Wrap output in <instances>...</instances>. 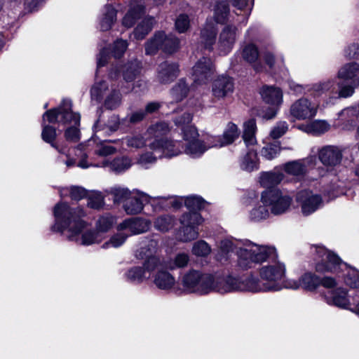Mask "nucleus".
Listing matches in <instances>:
<instances>
[{"label": "nucleus", "instance_id": "680f3d73", "mask_svg": "<svg viewBox=\"0 0 359 359\" xmlns=\"http://www.w3.org/2000/svg\"><path fill=\"white\" fill-rule=\"evenodd\" d=\"M330 129V124L325 121L316 120L307 126V132L316 135L323 134Z\"/></svg>", "mask_w": 359, "mask_h": 359}, {"label": "nucleus", "instance_id": "774afa93", "mask_svg": "<svg viewBox=\"0 0 359 359\" xmlns=\"http://www.w3.org/2000/svg\"><path fill=\"white\" fill-rule=\"evenodd\" d=\"M159 158L154 151L152 152H146L140 155L137 160V163L144 168H148L150 165L154 164L157 158Z\"/></svg>", "mask_w": 359, "mask_h": 359}, {"label": "nucleus", "instance_id": "b1692460", "mask_svg": "<svg viewBox=\"0 0 359 359\" xmlns=\"http://www.w3.org/2000/svg\"><path fill=\"white\" fill-rule=\"evenodd\" d=\"M151 226V222L141 217H134L125 219L118 224L117 231H128L130 236L147 231Z\"/></svg>", "mask_w": 359, "mask_h": 359}, {"label": "nucleus", "instance_id": "f8f14e48", "mask_svg": "<svg viewBox=\"0 0 359 359\" xmlns=\"http://www.w3.org/2000/svg\"><path fill=\"white\" fill-rule=\"evenodd\" d=\"M180 222L184 241H190L198 237V226L203 222V218L198 212L184 214L180 219Z\"/></svg>", "mask_w": 359, "mask_h": 359}, {"label": "nucleus", "instance_id": "72a5a7b5", "mask_svg": "<svg viewBox=\"0 0 359 359\" xmlns=\"http://www.w3.org/2000/svg\"><path fill=\"white\" fill-rule=\"evenodd\" d=\"M320 285V278L312 273H305L302 275L298 281H294L292 284L287 285V287L292 289H298L302 287L306 290H314Z\"/></svg>", "mask_w": 359, "mask_h": 359}, {"label": "nucleus", "instance_id": "e433bc0d", "mask_svg": "<svg viewBox=\"0 0 359 359\" xmlns=\"http://www.w3.org/2000/svg\"><path fill=\"white\" fill-rule=\"evenodd\" d=\"M117 11L111 5H106L100 18V27L101 31L109 30L116 21Z\"/></svg>", "mask_w": 359, "mask_h": 359}, {"label": "nucleus", "instance_id": "0e129e2a", "mask_svg": "<svg viewBox=\"0 0 359 359\" xmlns=\"http://www.w3.org/2000/svg\"><path fill=\"white\" fill-rule=\"evenodd\" d=\"M88 196V206L93 209H100L104 204V196L100 192L93 191Z\"/></svg>", "mask_w": 359, "mask_h": 359}, {"label": "nucleus", "instance_id": "4be33fe9", "mask_svg": "<svg viewBox=\"0 0 359 359\" xmlns=\"http://www.w3.org/2000/svg\"><path fill=\"white\" fill-rule=\"evenodd\" d=\"M151 276L155 286L162 290H171L176 283L175 277L166 270L163 261L162 265L156 269Z\"/></svg>", "mask_w": 359, "mask_h": 359}, {"label": "nucleus", "instance_id": "09e8293b", "mask_svg": "<svg viewBox=\"0 0 359 359\" xmlns=\"http://www.w3.org/2000/svg\"><path fill=\"white\" fill-rule=\"evenodd\" d=\"M170 131V127L165 122H158L147 129V134L155 140H164L163 137Z\"/></svg>", "mask_w": 359, "mask_h": 359}, {"label": "nucleus", "instance_id": "79ce46f5", "mask_svg": "<svg viewBox=\"0 0 359 359\" xmlns=\"http://www.w3.org/2000/svg\"><path fill=\"white\" fill-rule=\"evenodd\" d=\"M256 130L257 126L255 119H250L244 123L243 139L247 146L254 145L256 144Z\"/></svg>", "mask_w": 359, "mask_h": 359}, {"label": "nucleus", "instance_id": "0eeeda50", "mask_svg": "<svg viewBox=\"0 0 359 359\" xmlns=\"http://www.w3.org/2000/svg\"><path fill=\"white\" fill-rule=\"evenodd\" d=\"M261 201L263 205L269 207L273 215H280L290 210L292 198L286 192L278 189H272L262 193Z\"/></svg>", "mask_w": 359, "mask_h": 359}, {"label": "nucleus", "instance_id": "de8ad7c7", "mask_svg": "<svg viewBox=\"0 0 359 359\" xmlns=\"http://www.w3.org/2000/svg\"><path fill=\"white\" fill-rule=\"evenodd\" d=\"M121 103V94L114 84L111 85L110 91L106 96L104 107L110 110L116 109Z\"/></svg>", "mask_w": 359, "mask_h": 359}, {"label": "nucleus", "instance_id": "f03ea898", "mask_svg": "<svg viewBox=\"0 0 359 359\" xmlns=\"http://www.w3.org/2000/svg\"><path fill=\"white\" fill-rule=\"evenodd\" d=\"M235 250L238 255V264L245 270L275 256L274 247L259 245L250 241L242 243L226 238L220 242L217 259L221 262H225Z\"/></svg>", "mask_w": 359, "mask_h": 359}, {"label": "nucleus", "instance_id": "a19ab883", "mask_svg": "<svg viewBox=\"0 0 359 359\" xmlns=\"http://www.w3.org/2000/svg\"><path fill=\"white\" fill-rule=\"evenodd\" d=\"M359 72V64L356 62H350L344 65L338 71L337 77L339 80L344 81H359L356 76Z\"/></svg>", "mask_w": 359, "mask_h": 359}, {"label": "nucleus", "instance_id": "cd10ccee", "mask_svg": "<svg viewBox=\"0 0 359 359\" xmlns=\"http://www.w3.org/2000/svg\"><path fill=\"white\" fill-rule=\"evenodd\" d=\"M116 148L107 144L105 141H103L100 144H97L93 151L88 149L87 153L83 154V156L81 160L84 159L88 163L92 161L100 163L102 161H97L99 158H104L109 155L116 153Z\"/></svg>", "mask_w": 359, "mask_h": 359}, {"label": "nucleus", "instance_id": "49530a36", "mask_svg": "<svg viewBox=\"0 0 359 359\" xmlns=\"http://www.w3.org/2000/svg\"><path fill=\"white\" fill-rule=\"evenodd\" d=\"M239 135L240 130L238 126L235 123L229 122L224 130L222 135H220L224 147L232 144L238 138Z\"/></svg>", "mask_w": 359, "mask_h": 359}, {"label": "nucleus", "instance_id": "412c9836", "mask_svg": "<svg viewBox=\"0 0 359 359\" xmlns=\"http://www.w3.org/2000/svg\"><path fill=\"white\" fill-rule=\"evenodd\" d=\"M129 8L122 18V25L130 28L145 13L144 0H131Z\"/></svg>", "mask_w": 359, "mask_h": 359}, {"label": "nucleus", "instance_id": "39448f33", "mask_svg": "<svg viewBox=\"0 0 359 359\" xmlns=\"http://www.w3.org/2000/svg\"><path fill=\"white\" fill-rule=\"evenodd\" d=\"M253 282V276L238 278L232 276H223L219 273H214L212 292L225 294L233 292H256Z\"/></svg>", "mask_w": 359, "mask_h": 359}, {"label": "nucleus", "instance_id": "393cba45", "mask_svg": "<svg viewBox=\"0 0 359 359\" xmlns=\"http://www.w3.org/2000/svg\"><path fill=\"white\" fill-rule=\"evenodd\" d=\"M151 196L148 194L136 191L123 204V209L128 215H136L142 212L144 203L150 201Z\"/></svg>", "mask_w": 359, "mask_h": 359}, {"label": "nucleus", "instance_id": "338daca9", "mask_svg": "<svg viewBox=\"0 0 359 359\" xmlns=\"http://www.w3.org/2000/svg\"><path fill=\"white\" fill-rule=\"evenodd\" d=\"M128 43L126 40H123L122 39H117L114 41L111 50L114 57L116 58L121 57L128 48Z\"/></svg>", "mask_w": 359, "mask_h": 359}, {"label": "nucleus", "instance_id": "4468645a", "mask_svg": "<svg viewBox=\"0 0 359 359\" xmlns=\"http://www.w3.org/2000/svg\"><path fill=\"white\" fill-rule=\"evenodd\" d=\"M184 140L187 142L184 151L192 157H198L205 151L206 147L202 145V142L198 140V133L193 126L183 127Z\"/></svg>", "mask_w": 359, "mask_h": 359}, {"label": "nucleus", "instance_id": "ea45409f", "mask_svg": "<svg viewBox=\"0 0 359 359\" xmlns=\"http://www.w3.org/2000/svg\"><path fill=\"white\" fill-rule=\"evenodd\" d=\"M155 23L154 18L151 16L144 18L133 32L135 39L137 40L143 39L152 29Z\"/></svg>", "mask_w": 359, "mask_h": 359}, {"label": "nucleus", "instance_id": "6e6552de", "mask_svg": "<svg viewBox=\"0 0 359 359\" xmlns=\"http://www.w3.org/2000/svg\"><path fill=\"white\" fill-rule=\"evenodd\" d=\"M179 39L172 34L156 32L154 36L145 43L147 55H154L158 50L166 53H173L179 48Z\"/></svg>", "mask_w": 359, "mask_h": 359}, {"label": "nucleus", "instance_id": "3c124183", "mask_svg": "<svg viewBox=\"0 0 359 359\" xmlns=\"http://www.w3.org/2000/svg\"><path fill=\"white\" fill-rule=\"evenodd\" d=\"M116 218L111 215L101 216L95 224V228L102 235L110 230L116 223Z\"/></svg>", "mask_w": 359, "mask_h": 359}, {"label": "nucleus", "instance_id": "8fccbe9b", "mask_svg": "<svg viewBox=\"0 0 359 359\" xmlns=\"http://www.w3.org/2000/svg\"><path fill=\"white\" fill-rule=\"evenodd\" d=\"M189 88L184 79H180L171 89L170 94L175 102H180L185 98Z\"/></svg>", "mask_w": 359, "mask_h": 359}, {"label": "nucleus", "instance_id": "37998d69", "mask_svg": "<svg viewBox=\"0 0 359 359\" xmlns=\"http://www.w3.org/2000/svg\"><path fill=\"white\" fill-rule=\"evenodd\" d=\"M129 236L130 234L126 233V231H118L116 233L111 236L108 241L102 244V248L109 249L120 248L125 243Z\"/></svg>", "mask_w": 359, "mask_h": 359}, {"label": "nucleus", "instance_id": "c756f323", "mask_svg": "<svg viewBox=\"0 0 359 359\" xmlns=\"http://www.w3.org/2000/svg\"><path fill=\"white\" fill-rule=\"evenodd\" d=\"M308 91L313 97H327L330 100H334V93L335 92V81L334 80H326L311 84L308 88Z\"/></svg>", "mask_w": 359, "mask_h": 359}, {"label": "nucleus", "instance_id": "5fc2aeb1", "mask_svg": "<svg viewBox=\"0 0 359 359\" xmlns=\"http://www.w3.org/2000/svg\"><path fill=\"white\" fill-rule=\"evenodd\" d=\"M189 261V255L182 252L177 254L172 259L164 263L166 269L172 270L177 268L185 267L188 264Z\"/></svg>", "mask_w": 359, "mask_h": 359}, {"label": "nucleus", "instance_id": "a211bd4d", "mask_svg": "<svg viewBox=\"0 0 359 359\" xmlns=\"http://www.w3.org/2000/svg\"><path fill=\"white\" fill-rule=\"evenodd\" d=\"M213 73L214 67L211 60L208 57H202L193 67V81L198 85L206 83Z\"/></svg>", "mask_w": 359, "mask_h": 359}, {"label": "nucleus", "instance_id": "e2e57ef3", "mask_svg": "<svg viewBox=\"0 0 359 359\" xmlns=\"http://www.w3.org/2000/svg\"><path fill=\"white\" fill-rule=\"evenodd\" d=\"M210 252L211 248L205 241H198L193 245L192 253L197 257H207Z\"/></svg>", "mask_w": 359, "mask_h": 359}, {"label": "nucleus", "instance_id": "6e6d98bb", "mask_svg": "<svg viewBox=\"0 0 359 359\" xmlns=\"http://www.w3.org/2000/svg\"><path fill=\"white\" fill-rule=\"evenodd\" d=\"M56 135L55 128L50 126L43 124V130L41 133L42 140L44 142L49 143L51 147L57 149L59 152H62L55 143Z\"/></svg>", "mask_w": 359, "mask_h": 359}, {"label": "nucleus", "instance_id": "20e7f679", "mask_svg": "<svg viewBox=\"0 0 359 359\" xmlns=\"http://www.w3.org/2000/svg\"><path fill=\"white\" fill-rule=\"evenodd\" d=\"M276 258L277 253L275 250V256L264 260V262L271 260L272 263L263 266L259 269V274L260 279L259 280L253 276L256 292L278 291L281 290L282 281L285 275V266L283 263L276 261Z\"/></svg>", "mask_w": 359, "mask_h": 359}, {"label": "nucleus", "instance_id": "c03bdc74", "mask_svg": "<svg viewBox=\"0 0 359 359\" xmlns=\"http://www.w3.org/2000/svg\"><path fill=\"white\" fill-rule=\"evenodd\" d=\"M241 168L248 172L258 169V158L255 151L250 149L248 151L241 161Z\"/></svg>", "mask_w": 359, "mask_h": 359}, {"label": "nucleus", "instance_id": "bf43d9fd", "mask_svg": "<svg viewBox=\"0 0 359 359\" xmlns=\"http://www.w3.org/2000/svg\"><path fill=\"white\" fill-rule=\"evenodd\" d=\"M267 205H257L250 212V219L253 222H259L269 217V211Z\"/></svg>", "mask_w": 359, "mask_h": 359}, {"label": "nucleus", "instance_id": "58836bf2", "mask_svg": "<svg viewBox=\"0 0 359 359\" xmlns=\"http://www.w3.org/2000/svg\"><path fill=\"white\" fill-rule=\"evenodd\" d=\"M214 18L216 22L223 24L226 22H237L233 16L229 14V8L224 1L217 3L214 9Z\"/></svg>", "mask_w": 359, "mask_h": 359}, {"label": "nucleus", "instance_id": "052dcab7", "mask_svg": "<svg viewBox=\"0 0 359 359\" xmlns=\"http://www.w3.org/2000/svg\"><path fill=\"white\" fill-rule=\"evenodd\" d=\"M280 151V144L274 142L264 147L261 151V155L267 160H272L279 154Z\"/></svg>", "mask_w": 359, "mask_h": 359}, {"label": "nucleus", "instance_id": "9b49d317", "mask_svg": "<svg viewBox=\"0 0 359 359\" xmlns=\"http://www.w3.org/2000/svg\"><path fill=\"white\" fill-rule=\"evenodd\" d=\"M318 104L308 98L302 97L294 102L290 108V116L297 120H307L313 118L318 111Z\"/></svg>", "mask_w": 359, "mask_h": 359}, {"label": "nucleus", "instance_id": "ddd939ff", "mask_svg": "<svg viewBox=\"0 0 359 359\" xmlns=\"http://www.w3.org/2000/svg\"><path fill=\"white\" fill-rule=\"evenodd\" d=\"M149 148L153 150L159 158H171L181 154L184 146L179 141L165 139L154 140L149 144Z\"/></svg>", "mask_w": 359, "mask_h": 359}, {"label": "nucleus", "instance_id": "6ab92c4d", "mask_svg": "<svg viewBox=\"0 0 359 359\" xmlns=\"http://www.w3.org/2000/svg\"><path fill=\"white\" fill-rule=\"evenodd\" d=\"M158 250V243L155 239L144 238L140 243V246L135 250V256L138 259L149 260L152 258L157 259L156 268L162 265V260L156 256Z\"/></svg>", "mask_w": 359, "mask_h": 359}, {"label": "nucleus", "instance_id": "2f4dec72", "mask_svg": "<svg viewBox=\"0 0 359 359\" xmlns=\"http://www.w3.org/2000/svg\"><path fill=\"white\" fill-rule=\"evenodd\" d=\"M217 29L215 25L207 20L205 25L201 32L200 43L204 47L205 49L212 50L213 46L216 43V36Z\"/></svg>", "mask_w": 359, "mask_h": 359}, {"label": "nucleus", "instance_id": "7c9ffc66", "mask_svg": "<svg viewBox=\"0 0 359 359\" xmlns=\"http://www.w3.org/2000/svg\"><path fill=\"white\" fill-rule=\"evenodd\" d=\"M240 54L242 59L250 64L256 72H261L263 66L259 61V53L257 47L253 43H248L241 48Z\"/></svg>", "mask_w": 359, "mask_h": 359}, {"label": "nucleus", "instance_id": "13d9d810", "mask_svg": "<svg viewBox=\"0 0 359 359\" xmlns=\"http://www.w3.org/2000/svg\"><path fill=\"white\" fill-rule=\"evenodd\" d=\"M184 203L190 212H197L205 208V201L200 196H191L185 198Z\"/></svg>", "mask_w": 359, "mask_h": 359}, {"label": "nucleus", "instance_id": "4d7b16f0", "mask_svg": "<svg viewBox=\"0 0 359 359\" xmlns=\"http://www.w3.org/2000/svg\"><path fill=\"white\" fill-rule=\"evenodd\" d=\"M175 219L172 217L165 215L158 217L154 222L155 228L161 231H168L174 226Z\"/></svg>", "mask_w": 359, "mask_h": 359}, {"label": "nucleus", "instance_id": "423d86ee", "mask_svg": "<svg viewBox=\"0 0 359 359\" xmlns=\"http://www.w3.org/2000/svg\"><path fill=\"white\" fill-rule=\"evenodd\" d=\"M214 274L189 270L182 277V284L188 292L207 294L212 292Z\"/></svg>", "mask_w": 359, "mask_h": 359}, {"label": "nucleus", "instance_id": "603ef678", "mask_svg": "<svg viewBox=\"0 0 359 359\" xmlns=\"http://www.w3.org/2000/svg\"><path fill=\"white\" fill-rule=\"evenodd\" d=\"M233 6L236 8L241 12H243L242 14H238L236 13V15L238 17L241 15V19H237V22L238 23H246L249 15L250 14L251 8L245 9V8L248 6V0H229Z\"/></svg>", "mask_w": 359, "mask_h": 359}, {"label": "nucleus", "instance_id": "69168bd1", "mask_svg": "<svg viewBox=\"0 0 359 359\" xmlns=\"http://www.w3.org/2000/svg\"><path fill=\"white\" fill-rule=\"evenodd\" d=\"M122 143L125 142L128 147L141 148L146 144L144 138L140 135H135L126 137L122 140Z\"/></svg>", "mask_w": 359, "mask_h": 359}, {"label": "nucleus", "instance_id": "9d476101", "mask_svg": "<svg viewBox=\"0 0 359 359\" xmlns=\"http://www.w3.org/2000/svg\"><path fill=\"white\" fill-rule=\"evenodd\" d=\"M297 201L301 207L304 216H309L323 206V201L320 194L310 190H302L297 194Z\"/></svg>", "mask_w": 359, "mask_h": 359}, {"label": "nucleus", "instance_id": "f704fd0d", "mask_svg": "<svg viewBox=\"0 0 359 359\" xmlns=\"http://www.w3.org/2000/svg\"><path fill=\"white\" fill-rule=\"evenodd\" d=\"M358 86H359V81L340 80L337 84L335 83V92L333 95L334 100L351 97L354 93L355 88Z\"/></svg>", "mask_w": 359, "mask_h": 359}, {"label": "nucleus", "instance_id": "bb28decb", "mask_svg": "<svg viewBox=\"0 0 359 359\" xmlns=\"http://www.w3.org/2000/svg\"><path fill=\"white\" fill-rule=\"evenodd\" d=\"M314 161V157L308 158L305 160L292 161L283 164L282 168L287 174L300 180L307 172V166H310Z\"/></svg>", "mask_w": 359, "mask_h": 359}, {"label": "nucleus", "instance_id": "f257e3e1", "mask_svg": "<svg viewBox=\"0 0 359 359\" xmlns=\"http://www.w3.org/2000/svg\"><path fill=\"white\" fill-rule=\"evenodd\" d=\"M55 224L52 230L56 232H68L67 238L69 241L83 245H90L100 243L104 238V236L95 230L85 229L88 223L83 218L86 213L81 208H72L65 203H58L53 210Z\"/></svg>", "mask_w": 359, "mask_h": 359}, {"label": "nucleus", "instance_id": "4c0bfd02", "mask_svg": "<svg viewBox=\"0 0 359 359\" xmlns=\"http://www.w3.org/2000/svg\"><path fill=\"white\" fill-rule=\"evenodd\" d=\"M284 178V174L276 168L273 171L260 174L259 183L263 187L270 188L278 184Z\"/></svg>", "mask_w": 359, "mask_h": 359}, {"label": "nucleus", "instance_id": "c9c22d12", "mask_svg": "<svg viewBox=\"0 0 359 359\" xmlns=\"http://www.w3.org/2000/svg\"><path fill=\"white\" fill-rule=\"evenodd\" d=\"M61 120L63 123H70L80 126L81 116L72 111V102L69 100H63L61 104Z\"/></svg>", "mask_w": 359, "mask_h": 359}, {"label": "nucleus", "instance_id": "7ed1b4c3", "mask_svg": "<svg viewBox=\"0 0 359 359\" xmlns=\"http://www.w3.org/2000/svg\"><path fill=\"white\" fill-rule=\"evenodd\" d=\"M311 254L317 272H337L338 269L344 266L347 270L344 278L346 284L351 287H359V271L354 268L348 269L337 255L320 245H312Z\"/></svg>", "mask_w": 359, "mask_h": 359}, {"label": "nucleus", "instance_id": "f3484780", "mask_svg": "<svg viewBox=\"0 0 359 359\" xmlns=\"http://www.w3.org/2000/svg\"><path fill=\"white\" fill-rule=\"evenodd\" d=\"M141 69V62L136 59L124 64L121 68L124 81L126 82L134 81L140 74ZM119 72L120 69L118 67H112L109 73V78L111 80L117 79L119 77Z\"/></svg>", "mask_w": 359, "mask_h": 359}, {"label": "nucleus", "instance_id": "5701e85b", "mask_svg": "<svg viewBox=\"0 0 359 359\" xmlns=\"http://www.w3.org/2000/svg\"><path fill=\"white\" fill-rule=\"evenodd\" d=\"M342 156V149L337 146L327 145L318 150V158L326 166L334 167L339 164Z\"/></svg>", "mask_w": 359, "mask_h": 359}, {"label": "nucleus", "instance_id": "dca6fc26", "mask_svg": "<svg viewBox=\"0 0 359 359\" xmlns=\"http://www.w3.org/2000/svg\"><path fill=\"white\" fill-rule=\"evenodd\" d=\"M78 166L81 168H88L89 167H108L111 171L116 173H120L128 170L131 166V161L128 157H121L114 158L112 161L108 162L102 160V162H90L89 163L83 159L80 160Z\"/></svg>", "mask_w": 359, "mask_h": 359}, {"label": "nucleus", "instance_id": "473e14b6", "mask_svg": "<svg viewBox=\"0 0 359 359\" xmlns=\"http://www.w3.org/2000/svg\"><path fill=\"white\" fill-rule=\"evenodd\" d=\"M260 95L264 102L271 106L280 107L283 103V92L280 88L264 86L260 90Z\"/></svg>", "mask_w": 359, "mask_h": 359}, {"label": "nucleus", "instance_id": "aec40b11", "mask_svg": "<svg viewBox=\"0 0 359 359\" xmlns=\"http://www.w3.org/2000/svg\"><path fill=\"white\" fill-rule=\"evenodd\" d=\"M234 90L233 79L228 76L222 75L218 76L212 84V96L222 100L231 95Z\"/></svg>", "mask_w": 359, "mask_h": 359}, {"label": "nucleus", "instance_id": "a18cd8bd", "mask_svg": "<svg viewBox=\"0 0 359 359\" xmlns=\"http://www.w3.org/2000/svg\"><path fill=\"white\" fill-rule=\"evenodd\" d=\"M134 191H130L128 188L119 186H115L107 190L108 194L113 196L114 203H123V204L132 194H134Z\"/></svg>", "mask_w": 359, "mask_h": 359}, {"label": "nucleus", "instance_id": "c85d7f7f", "mask_svg": "<svg viewBox=\"0 0 359 359\" xmlns=\"http://www.w3.org/2000/svg\"><path fill=\"white\" fill-rule=\"evenodd\" d=\"M326 302L330 305L337 307L350 309V301L348 297L346 290L338 287L328 291L324 296Z\"/></svg>", "mask_w": 359, "mask_h": 359}, {"label": "nucleus", "instance_id": "2eb2a0df", "mask_svg": "<svg viewBox=\"0 0 359 359\" xmlns=\"http://www.w3.org/2000/svg\"><path fill=\"white\" fill-rule=\"evenodd\" d=\"M238 35L235 26L226 25L219 33L216 48L219 55H227L231 51Z\"/></svg>", "mask_w": 359, "mask_h": 359}, {"label": "nucleus", "instance_id": "a878e982", "mask_svg": "<svg viewBox=\"0 0 359 359\" xmlns=\"http://www.w3.org/2000/svg\"><path fill=\"white\" fill-rule=\"evenodd\" d=\"M179 74L180 68L177 62L165 61L158 66L156 78L159 83L167 84L172 82Z\"/></svg>", "mask_w": 359, "mask_h": 359}, {"label": "nucleus", "instance_id": "864d4df0", "mask_svg": "<svg viewBox=\"0 0 359 359\" xmlns=\"http://www.w3.org/2000/svg\"><path fill=\"white\" fill-rule=\"evenodd\" d=\"M109 91V84L105 81L95 82L90 90L92 99L100 101L104 95H107V93Z\"/></svg>", "mask_w": 359, "mask_h": 359}, {"label": "nucleus", "instance_id": "1a4fd4ad", "mask_svg": "<svg viewBox=\"0 0 359 359\" xmlns=\"http://www.w3.org/2000/svg\"><path fill=\"white\" fill-rule=\"evenodd\" d=\"M157 259L152 258L149 260H145L142 266H133L130 268L125 273L127 281L140 284L151 277L152 273L156 269Z\"/></svg>", "mask_w": 359, "mask_h": 359}]
</instances>
